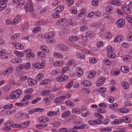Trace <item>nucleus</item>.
<instances>
[{"label":"nucleus","mask_w":132,"mask_h":132,"mask_svg":"<svg viewBox=\"0 0 132 132\" xmlns=\"http://www.w3.org/2000/svg\"><path fill=\"white\" fill-rule=\"evenodd\" d=\"M66 72H62L61 73V75H60L58 77L56 78V80L57 81L59 82H62L67 80L69 78L66 75L64 74H65Z\"/></svg>","instance_id":"1"},{"label":"nucleus","mask_w":132,"mask_h":132,"mask_svg":"<svg viewBox=\"0 0 132 132\" xmlns=\"http://www.w3.org/2000/svg\"><path fill=\"white\" fill-rule=\"evenodd\" d=\"M108 56L111 58H114L116 56V54L112 52L113 50L110 46H108L107 49Z\"/></svg>","instance_id":"2"},{"label":"nucleus","mask_w":132,"mask_h":132,"mask_svg":"<svg viewBox=\"0 0 132 132\" xmlns=\"http://www.w3.org/2000/svg\"><path fill=\"white\" fill-rule=\"evenodd\" d=\"M31 0H29L28 4L25 5V8L26 11L30 12L31 13L34 14V12L32 7L31 6Z\"/></svg>","instance_id":"3"},{"label":"nucleus","mask_w":132,"mask_h":132,"mask_svg":"<svg viewBox=\"0 0 132 132\" xmlns=\"http://www.w3.org/2000/svg\"><path fill=\"white\" fill-rule=\"evenodd\" d=\"M122 9L123 11L127 14H130L131 11L130 8L127 7V6L125 4H123L122 5Z\"/></svg>","instance_id":"4"},{"label":"nucleus","mask_w":132,"mask_h":132,"mask_svg":"<svg viewBox=\"0 0 132 132\" xmlns=\"http://www.w3.org/2000/svg\"><path fill=\"white\" fill-rule=\"evenodd\" d=\"M13 123L12 122H8L5 125V127L3 128L4 130H9L11 129L13 126Z\"/></svg>","instance_id":"5"},{"label":"nucleus","mask_w":132,"mask_h":132,"mask_svg":"<svg viewBox=\"0 0 132 132\" xmlns=\"http://www.w3.org/2000/svg\"><path fill=\"white\" fill-rule=\"evenodd\" d=\"M38 120L39 122L44 123L48 121H49V119L48 118L44 116H42L38 118Z\"/></svg>","instance_id":"6"},{"label":"nucleus","mask_w":132,"mask_h":132,"mask_svg":"<svg viewBox=\"0 0 132 132\" xmlns=\"http://www.w3.org/2000/svg\"><path fill=\"white\" fill-rule=\"evenodd\" d=\"M44 109L39 108H37L32 109L28 111V113L29 114H31L33 113L37 112H41L44 110Z\"/></svg>","instance_id":"7"},{"label":"nucleus","mask_w":132,"mask_h":132,"mask_svg":"<svg viewBox=\"0 0 132 132\" xmlns=\"http://www.w3.org/2000/svg\"><path fill=\"white\" fill-rule=\"evenodd\" d=\"M116 23L118 25V27L121 28L124 25L125 21L123 19H120L116 21Z\"/></svg>","instance_id":"8"},{"label":"nucleus","mask_w":132,"mask_h":132,"mask_svg":"<svg viewBox=\"0 0 132 132\" xmlns=\"http://www.w3.org/2000/svg\"><path fill=\"white\" fill-rule=\"evenodd\" d=\"M64 100V98L63 96H61L55 99L54 102L56 104L61 103Z\"/></svg>","instance_id":"9"},{"label":"nucleus","mask_w":132,"mask_h":132,"mask_svg":"<svg viewBox=\"0 0 132 132\" xmlns=\"http://www.w3.org/2000/svg\"><path fill=\"white\" fill-rule=\"evenodd\" d=\"M59 50L63 51H67L68 48L67 47L62 45H59L57 46Z\"/></svg>","instance_id":"10"},{"label":"nucleus","mask_w":132,"mask_h":132,"mask_svg":"<svg viewBox=\"0 0 132 132\" xmlns=\"http://www.w3.org/2000/svg\"><path fill=\"white\" fill-rule=\"evenodd\" d=\"M17 93L15 91H13L10 94L11 98L12 99H15L20 96V94Z\"/></svg>","instance_id":"11"},{"label":"nucleus","mask_w":132,"mask_h":132,"mask_svg":"<svg viewBox=\"0 0 132 132\" xmlns=\"http://www.w3.org/2000/svg\"><path fill=\"white\" fill-rule=\"evenodd\" d=\"M21 20V16L19 15H17L14 18L12 22V24L16 25Z\"/></svg>","instance_id":"12"},{"label":"nucleus","mask_w":132,"mask_h":132,"mask_svg":"<svg viewBox=\"0 0 132 132\" xmlns=\"http://www.w3.org/2000/svg\"><path fill=\"white\" fill-rule=\"evenodd\" d=\"M64 9V7L63 5H60L56 7L55 10V12L60 13L62 12Z\"/></svg>","instance_id":"13"},{"label":"nucleus","mask_w":132,"mask_h":132,"mask_svg":"<svg viewBox=\"0 0 132 132\" xmlns=\"http://www.w3.org/2000/svg\"><path fill=\"white\" fill-rule=\"evenodd\" d=\"M13 71V69L12 68L10 67L8 68L6 71H4L3 74L4 75H9Z\"/></svg>","instance_id":"14"},{"label":"nucleus","mask_w":132,"mask_h":132,"mask_svg":"<svg viewBox=\"0 0 132 132\" xmlns=\"http://www.w3.org/2000/svg\"><path fill=\"white\" fill-rule=\"evenodd\" d=\"M121 85L122 87L125 89H127L129 87V84L126 81H124L122 82Z\"/></svg>","instance_id":"15"},{"label":"nucleus","mask_w":132,"mask_h":132,"mask_svg":"<svg viewBox=\"0 0 132 132\" xmlns=\"http://www.w3.org/2000/svg\"><path fill=\"white\" fill-rule=\"evenodd\" d=\"M67 22V19L65 18H63L59 20L57 24L61 25V24H63Z\"/></svg>","instance_id":"16"},{"label":"nucleus","mask_w":132,"mask_h":132,"mask_svg":"<svg viewBox=\"0 0 132 132\" xmlns=\"http://www.w3.org/2000/svg\"><path fill=\"white\" fill-rule=\"evenodd\" d=\"M54 36L53 33L52 32H51L48 34H45L44 37L46 38L50 39L53 37Z\"/></svg>","instance_id":"17"},{"label":"nucleus","mask_w":132,"mask_h":132,"mask_svg":"<svg viewBox=\"0 0 132 132\" xmlns=\"http://www.w3.org/2000/svg\"><path fill=\"white\" fill-rule=\"evenodd\" d=\"M110 3L112 5L116 6H119L121 5L120 2L118 0L111 1Z\"/></svg>","instance_id":"18"},{"label":"nucleus","mask_w":132,"mask_h":132,"mask_svg":"<svg viewBox=\"0 0 132 132\" xmlns=\"http://www.w3.org/2000/svg\"><path fill=\"white\" fill-rule=\"evenodd\" d=\"M70 112L69 111H65L62 114V117L63 118H66L70 116Z\"/></svg>","instance_id":"19"},{"label":"nucleus","mask_w":132,"mask_h":132,"mask_svg":"<svg viewBox=\"0 0 132 132\" xmlns=\"http://www.w3.org/2000/svg\"><path fill=\"white\" fill-rule=\"evenodd\" d=\"M22 61V60L19 58L13 59L11 60L12 62L14 63H20Z\"/></svg>","instance_id":"20"},{"label":"nucleus","mask_w":132,"mask_h":132,"mask_svg":"<svg viewBox=\"0 0 132 132\" xmlns=\"http://www.w3.org/2000/svg\"><path fill=\"white\" fill-rule=\"evenodd\" d=\"M123 38L122 36H117L114 40V42L117 43L118 42H121L123 39Z\"/></svg>","instance_id":"21"},{"label":"nucleus","mask_w":132,"mask_h":132,"mask_svg":"<svg viewBox=\"0 0 132 132\" xmlns=\"http://www.w3.org/2000/svg\"><path fill=\"white\" fill-rule=\"evenodd\" d=\"M35 66L36 68L39 69H42L44 67V64L41 63H38L35 64Z\"/></svg>","instance_id":"22"},{"label":"nucleus","mask_w":132,"mask_h":132,"mask_svg":"<svg viewBox=\"0 0 132 132\" xmlns=\"http://www.w3.org/2000/svg\"><path fill=\"white\" fill-rule=\"evenodd\" d=\"M26 57L27 59H32L35 57V54L32 52H30L27 54Z\"/></svg>","instance_id":"23"},{"label":"nucleus","mask_w":132,"mask_h":132,"mask_svg":"<svg viewBox=\"0 0 132 132\" xmlns=\"http://www.w3.org/2000/svg\"><path fill=\"white\" fill-rule=\"evenodd\" d=\"M119 112L122 113H126L129 111L128 109L126 108H122L118 110Z\"/></svg>","instance_id":"24"},{"label":"nucleus","mask_w":132,"mask_h":132,"mask_svg":"<svg viewBox=\"0 0 132 132\" xmlns=\"http://www.w3.org/2000/svg\"><path fill=\"white\" fill-rule=\"evenodd\" d=\"M79 39L78 37L75 36H72L69 38V39L71 41H76L78 40Z\"/></svg>","instance_id":"25"},{"label":"nucleus","mask_w":132,"mask_h":132,"mask_svg":"<svg viewBox=\"0 0 132 132\" xmlns=\"http://www.w3.org/2000/svg\"><path fill=\"white\" fill-rule=\"evenodd\" d=\"M59 110L56 112L54 111H50L48 112L47 113V115L49 116H52L55 115L57 114V112L59 111Z\"/></svg>","instance_id":"26"},{"label":"nucleus","mask_w":132,"mask_h":132,"mask_svg":"<svg viewBox=\"0 0 132 132\" xmlns=\"http://www.w3.org/2000/svg\"><path fill=\"white\" fill-rule=\"evenodd\" d=\"M86 35L87 36L89 37H93L95 36V33L92 31H87L86 32Z\"/></svg>","instance_id":"27"},{"label":"nucleus","mask_w":132,"mask_h":132,"mask_svg":"<svg viewBox=\"0 0 132 132\" xmlns=\"http://www.w3.org/2000/svg\"><path fill=\"white\" fill-rule=\"evenodd\" d=\"M76 55L78 58L83 59L85 57V55L82 53H76Z\"/></svg>","instance_id":"28"},{"label":"nucleus","mask_w":132,"mask_h":132,"mask_svg":"<svg viewBox=\"0 0 132 132\" xmlns=\"http://www.w3.org/2000/svg\"><path fill=\"white\" fill-rule=\"evenodd\" d=\"M43 77V75L42 73H39L38 74L36 77V82L42 79Z\"/></svg>","instance_id":"29"},{"label":"nucleus","mask_w":132,"mask_h":132,"mask_svg":"<svg viewBox=\"0 0 132 132\" xmlns=\"http://www.w3.org/2000/svg\"><path fill=\"white\" fill-rule=\"evenodd\" d=\"M122 121L126 123H129L130 122V119L128 116H125L123 117Z\"/></svg>","instance_id":"30"},{"label":"nucleus","mask_w":132,"mask_h":132,"mask_svg":"<svg viewBox=\"0 0 132 132\" xmlns=\"http://www.w3.org/2000/svg\"><path fill=\"white\" fill-rule=\"evenodd\" d=\"M96 74V72L95 71H92L89 73L88 77L90 78H93L95 75Z\"/></svg>","instance_id":"31"},{"label":"nucleus","mask_w":132,"mask_h":132,"mask_svg":"<svg viewBox=\"0 0 132 132\" xmlns=\"http://www.w3.org/2000/svg\"><path fill=\"white\" fill-rule=\"evenodd\" d=\"M34 79L33 78H30L28 79V83L29 85L30 86L34 85L35 84L33 82Z\"/></svg>","instance_id":"32"},{"label":"nucleus","mask_w":132,"mask_h":132,"mask_svg":"<svg viewBox=\"0 0 132 132\" xmlns=\"http://www.w3.org/2000/svg\"><path fill=\"white\" fill-rule=\"evenodd\" d=\"M65 104L67 105L70 107H73L74 105V104L70 100H68L65 102Z\"/></svg>","instance_id":"33"},{"label":"nucleus","mask_w":132,"mask_h":132,"mask_svg":"<svg viewBox=\"0 0 132 132\" xmlns=\"http://www.w3.org/2000/svg\"><path fill=\"white\" fill-rule=\"evenodd\" d=\"M25 2L24 0H19L18 4L17 5V7L19 8L22 7L24 4Z\"/></svg>","instance_id":"34"},{"label":"nucleus","mask_w":132,"mask_h":132,"mask_svg":"<svg viewBox=\"0 0 132 132\" xmlns=\"http://www.w3.org/2000/svg\"><path fill=\"white\" fill-rule=\"evenodd\" d=\"M121 71L123 72H128L129 71V68L128 67L123 66L121 68Z\"/></svg>","instance_id":"35"},{"label":"nucleus","mask_w":132,"mask_h":132,"mask_svg":"<svg viewBox=\"0 0 132 132\" xmlns=\"http://www.w3.org/2000/svg\"><path fill=\"white\" fill-rule=\"evenodd\" d=\"M70 11L72 14H76L78 12V11L76 9L73 7H71L70 9Z\"/></svg>","instance_id":"36"},{"label":"nucleus","mask_w":132,"mask_h":132,"mask_svg":"<svg viewBox=\"0 0 132 132\" xmlns=\"http://www.w3.org/2000/svg\"><path fill=\"white\" fill-rule=\"evenodd\" d=\"M0 5V11H1L5 9L6 6V3H1Z\"/></svg>","instance_id":"37"},{"label":"nucleus","mask_w":132,"mask_h":132,"mask_svg":"<svg viewBox=\"0 0 132 132\" xmlns=\"http://www.w3.org/2000/svg\"><path fill=\"white\" fill-rule=\"evenodd\" d=\"M20 35V34H15L13 35L10 38L12 39L13 40L18 38Z\"/></svg>","instance_id":"38"},{"label":"nucleus","mask_w":132,"mask_h":132,"mask_svg":"<svg viewBox=\"0 0 132 132\" xmlns=\"http://www.w3.org/2000/svg\"><path fill=\"white\" fill-rule=\"evenodd\" d=\"M131 59V57L129 55L125 56L123 59V61L128 62Z\"/></svg>","instance_id":"39"},{"label":"nucleus","mask_w":132,"mask_h":132,"mask_svg":"<svg viewBox=\"0 0 132 132\" xmlns=\"http://www.w3.org/2000/svg\"><path fill=\"white\" fill-rule=\"evenodd\" d=\"M45 22L43 20H41L38 21L36 23V25L37 26H41L44 25Z\"/></svg>","instance_id":"40"},{"label":"nucleus","mask_w":132,"mask_h":132,"mask_svg":"<svg viewBox=\"0 0 132 132\" xmlns=\"http://www.w3.org/2000/svg\"><path fill=\"white\" fill-rule=\"evenodd\" d=\"M54 55L55 57L59 58H62L63 57V55L62 54L57 53H54Z\"/></svg>","instance_id":"41"},{"label":"nucleus","mask_w":132,"mask_h":132,"mask_svg":"<svg viewBox=\"0 0 132 132\" xmlns=\"http://www.w3.org/2000/svg\"><path fill=\"white\" fill-rule=\"evenodd\" d=\"M31 98V97L30 95H25L23 97V99L22 100V102H23L26 101L27 100H29V98Z\"/></svg>","instance_id":"42"},{"label":"nucleus","mask_w":132,"mask_h":132,"mask_svg":"<svg viewBox=\"0 0 132 132\" xmlns=\"http://www.w3.org/2000/svg\"><path fill=\"white\" fill-rule=\"evenodd\" d=\"M97 111L101 113H105L106 111V110L104 108H98Z\"/></svg>","instance_id":"43"},{"label":"nucleus","mask_w":132,"mask_h":132,"mask_svg":"<svg viewBox=\"0 0 132 132\" xmlns=\"http://www.w3.org/2000/svg\"><path fill=\"white\" fill-rule=\"evenodd\" d=\"M40 48L42 51L45 52H47L48 51L47 47L44 45L41 46Z\"/></svg>","instance_id":"44"},{"label":"nucleus","mask_w":132,"mask_h":132,"mask_svg":"<svg viewBox=\"0 0 132 132\" xmlns=\"http://www.w3.org/2000/svg\"><path fill=\"white\" fill-rule=\"evenodd\" d=\"M41 100V98H37L32 100L31 102V103L32 104H35L38 103V102L40 101Z\"/></svg>","instance_id":"45"},{"label":"nucleus","mask_w":132,"mask_h":132,"mask_svg":"<svg viewBox=\"0 0 132 132\" xmlns=\"http://www.w3.org/2000/svg\"><path fill=\"white\" fill-rule=\"evenodd\" d=\"M37 54L38 56L40 57H43L45 56V55L41 52H38L37 53Z\"/></svg>","instance_id":"46"},{"label":"nucleus","mask_w":132,"mask_h":132,"mask_svg":"<svg viewBox=\"0 0 132 132\" xmlns=\"http://www.w3.org/2000/svg\"><path fill=\"white\" fill-rule=\"evenodd\" d=\"M30 123V121H26L22 124L21 125V126H20V127H26L29 125Z\"/></svg>","instance_id":"47"},{"label":"nucleus","mask_w":132,"mask_h":132,"mask_svg":"<svg viewBox=\"0 0 132 132\" xmlns=\"http://www.w3.org/2000/svg\"><path fill=\"white\" fill-rule=\"evenodd\" d=\"M74 81H72L69 82L68 84L66 86V87L67 88H70L72 85Z\"/></svg>","instance_id":"48"},{"label":"nucleus","mask_w":132,"mask_h":132,"mask_svg":"<svg viewBox=\"0 0 132 132\" xmlns=\"http://www.w3.org/2000/svg\"><path fill=\"white\" fill-rule=\"evenodd\" d=\"M13 106V105L12 104H9L7 105H5L3 107L4 109H10Z\"/></svg>","instance_id":"49"},{"label":"nucleus","mask_w":132,"mask_h":132,"mask_svg":"<svg viewBox=\"0 0 132 132\" xmlns=\"http://www.w3.org/2000/svg\"><path fill=\"white\" fill-rule=\"evenodd\" d=\"M41 28L40 27H36L32 30V32L34 33H35L39 31L40 30Z\"/></svg>","instance_id":"50"},{"label":"nucleus","mask_w":132,"mask_h":132,"mask_svg":"<svg viewBox=\"0 0 132 132\" xmlns=\"http://www.w3.org/2000/svg\"><path fill=\"white\" fill-rule=\"evenodd\" d=\"M127 40L129 41H132V33L129 34L127 37Z\"/></svg>","instance_id":"51"},{"label":"nucleus","mask_w":132,"mask_h":132,"mask_svg":"<svg viewBox=\"0 0 132 132\" xmlns=\"http://www.w3.org/2000/svg\"><path fill=\"white\" fill-rule=\"evenodd\" d=\"M92 4L93 6H97L98 4V0H92Z\"/></svg>","instance_id":"52"},{"label":"nucleus","mask_w":132,"mask_h":132,"mask_svg":"<svg viewBox=\"0 0 132 132\" xmlns=\"http://www.w3.org/2000/svg\"><path fill=\"white\" fill-rule=\"evenodd\" d=\"M33 91V90L32 88H30L26 90L25 92L26 94H29L32 93Z\"/></svg>","instance_id":"53"},{"label":"nucleus","mask_w":132,"mask_h":132,"mask_svg":"<svg viewBox=\"0 0 132 132\" xmlns=\"http://www.w3.org/2000/svg\"><path fill=\"white\" fill-rule=\"evenodd\" d=\"M79 109L78 108H73L71 112L73 113H79Z\"/></svg>","instance_id":"54"},{"label":"nucleus","mask_w":132,"mask_h":132,"mask_svg":"<svg viewBox=\"0 0 132 132\" xmlns=\"http://www.w3.org/2000/svg\"><path fill=\"white\" fill-rule=\"evenodd\" d=\"M87 27L84 25L80 28V29L81 31H86L87 30Z\"/></svg>","instance_id":"55"},{"label":"nucleus","mask_w":132,"mask_h":132,"mask_svg":"<svg viewBox=\"0 0 132 132\" xmlns=\"http://www.w3.org/2000/svg\"><path fill=\"white\" fill-rule=\"evenodd\" d=\"M28 23H25L22 26V28L23 30H26L28 29Z\"/></svg>","instance_id":"56"},{"label":"nucleus","mask_w":132,"mask_h":132,"mask_svg":"<svg viewBox=\"0 0 132 132\" xmlns=\"http://www.w3.org/2000/svg\"><path fill=\"white\" fill-rule=\"evenodd\" d=\"M49 81V79H45L41 81L40 83V85H45L46 84L48 83Z\"/></svg>","instance_id":"57"},{"label":"nucleus","mask_w":132,"mask_h":132,"mask_svg":"<svg viewBox=\"0 0 132 132\" xmlns=\"http://www.w3.org/2000/svg\"><path fill=\"white\" fill-rule=\"evenodd\" d=\"M122 119H116L113 121L114 123L119 124L122 123Z\"/></svg>","instance_id":"58"},{"label":"nucleus","mask_w":132,"mask_h":132,"mask_svg":"<svg viewBox=\"0 0 132 132\" xmlns=\"http://www.w3.org/2000/svg\"><path fill=\"white\" fill-rule=\"evenodd\" d=\"M94 115L96 117L99 119H102L103 118V117L99 113H95Z\"/></svg>","instance_id":"59"},{"label":"nucleus","mask_w":132,"mask_h":132,"mask_svg":"<svg viewBox=\"0 0 132 132\" xmlns=\"http://www.w3.org/2000/svg\"><path fill=\"white\" fill-rule=\"evenodd\" d=\"M27 78L26 76L23 75L20 77V81H24L27 80Z\"/></svg>","instance_id":"60"},{"label":"nucleus","mask_w":132,"mask_h":132,"mask_svg":"<svg viewBox=\"0 0 132 132\" xmlns=\"http://www.w3.org/2000/svg\"><path fill=\"white\" fill-rule=\"evenodd\" d=\"M119 70H114L112 71V73L114 75H117L119 74Z\"/></svg>","instance_id":"61"},{"label":"nucleus","mask_w":132,"mask_h":132,"mask_svg":"<svg viewBox=\"0 0 132 132\" xmlns=\"http://www.w3.org/2000/svg\"><path fill=\"white\" fill-rule=\"evenodd\" d=\"M86 10L85 9H82L80 11V13L78 14L79 17H81L82 16L81 15L83 14L86 11Z\"/></svg>","instance_id":"62"},{"label":"nucleus","mask_w":132,"mask_h":132,"mask_svg":"<svg viewBox=\"0 0 132 132\" xmlns=\"http://www.w3.org/2000/svg\"><path fill=\"white\" fill-rule=\"evenodd\" d=\"M68 130V129L67 128H63L60 129L59 130V132H66Z\"/></svg>","instance_id":"63"},{"label":"nucleus","mask_w":132,"mask_h":132,"mask_svg":"<svg viewBox=\"0 0 132 132\" xmlns=\"http://www.w3.org/2000/svg\"><path fill=\"white\" fill-rule=\"evenodd\" d=\"M97 62V60L94 58L90 59L89 60V62L90 63H95Z\"/></svg>","instance_id":"64"}]
</instances>
